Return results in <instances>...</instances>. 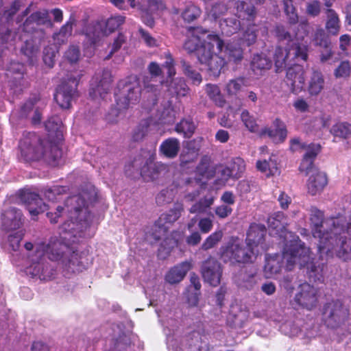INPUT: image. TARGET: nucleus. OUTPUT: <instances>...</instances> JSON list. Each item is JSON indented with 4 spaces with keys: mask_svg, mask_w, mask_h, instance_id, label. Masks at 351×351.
<instances>
[{
    "mask_svg": "<svg viewBox=\"0 0 351 351\" xmlns=\"http://www.w3.org/2000/svg\"><path fill=\"white\" fill-rule=\"evenodd\" d=\"M6 76L12 88L21 86L24 77V65L19 62H11L7 69Z\"/></svg>",
    "mask_w": 351,
    "mask_h": 351,
    "instance_id": "27",
    "label": "nucleus"
},
{
    "mask_svg": "<svg viewBox=\"0 0 351 351\" xmlns=\"http://www.w3.org/2000/svg\"><path fill=\"white\" fill-rule=\"evenodd\" d=\"M313 235L319 239L320 253L336 256L344 261L351 259V241L345 236V223L342 219H324V213L316 207L309 209Z\"/></svg>",
    "mask_w": 351,
    "mask_h": 351,
    "instance_id": "1",
    "label": "nucleus"
},
{
    "mask_svg": "<svg viewBox=\"0 0 351 351\" xmlns=\"http://www.w3.org/2000/svg\"><path fill=\"white\" fill-rule=\"evenodd\" d=\"M191 268L192 264L191 262L183 261L169 270L165 275V280L171 285L179 283Z\"/></svg>",
    "mask_w": 351,
    "mask_h": 351,
    "instance_id": "26",
    "label": "nucleus"
},
{
    "mask_svg": "<svg viewBox=\"0 0 351 351\" xmlns=\"http://www.w3.org/2000/svg\"><path fill=\"white\" fill-rule=\"evenodd\" d=\"M230 315L232 316V324L235 327H242L247 320L248 313L245 308L236 303L230 306Z\"/></svg>",
    "mask_w": 351,
    "mask_h": 351,
    "instance_id": "35",
    "label": "nucleus"
},
{
    "mask_svg": "<svg viewBox=\"0 0 351 351\" xmlns=\"http://www.w3.org/2000/svg\"><path fill=\"white\" fill-rule=\"evenodd\" d=\"M234 282L241 289L252 290L257 283L256 271L252 267H243L234 274Z\"/></svg>",
    "mask_w": 351,
    "mask_h": 351,
    "instance_id": "21",
    "label": "nucleus"
},
{
    "mask_svg": "<svg viewBox=\"0 0 351 351\" xmlns=\"http://www.w3.org/2000/svg\"><path fill=\"white\" fill-rule=\"evenodd\" d=\"M307 47L303 43H293L288 49L276 47L274 53V63L276 72H280L291 61L296 60L305 61L307 59Z\"/></svg>",
    "mask_w": 351,
    "mask_h": 351,
    "instance_id": "10",
    "label": "nucleus"
},
{
    "mask_svg": "<svg viewBox=\"0 0 351 351\" xmlns=\"http://www.w3.org/2000/svg\"><path fill=\"white\" fill-rule=\"evenodd\" d=\"M285 258L289 269H292L295 264H298L300 269H306V274L310 281L324 282L326 265L324 263L315 261L311 256L310 249L300 241H296V245L291 253L285 254Z\"/></svg>",
    "mask_w": 351,
    "mask_h": 351,
    "instance_id": "4",
    "label": "nucleus"
},
{
    "mask_svg": "<svg viewBox=\"0 0 351 351\" xmlns=\"http://www.w3.org/2000/svg\"><path fill=\"white\" fill-rule=\"evenodd\" d=\"M21 199L27 206L29 214L36 217L48 209V206L36 193L27 192L21 195Z\"/></svg>",
    "mask_w": 351,
    "mask_h": 351,
    "instance_id": "22",
    "label": "nucleus"
},
{
    "mask_svg": "<svg viewBox=\"0 0 351 351\" xmlns=\"http://www.w3.org/2000/svg\"><path fill=\"white\" fill-rule=\"evenodd\" d=\"M213 198L212 197L201 199L199 202L194 204L190 208L191 213H202L206 212V209L209 208L213 203Z\"/></svg>",
    "mask_w": 351,
    "mask_h": 351,
    "instance_id": "50",
    "label": "nucleus"
},
{
    "mask_svg": "<svg viewBox=\"0 0 351 351\" xmlns=\"http://www.w3.org/2000/svg\"><path fill=\"white\" fill-rule=\"evenodd\" d=\"M236 7L239 18H247V19L250 20L255 14L254 7L245 1H237Z\"/></svg>",
    "mask_w": 351,
    "mask_h": 351,
    "instance_id": "45",
    "label": "nucleus"
},
{
    "mask_svg": "<svg viewBox=\"0 0 351 351\" xmlns=\"http://www.w3.org/2000/svg\"><path fill=\"white\" fill-rule=\"evenodd\" d=\"M71 247L56 237H51L47 242H40L36 245V254L39 259L33 263V270L40 279L50 280L54 275V269L48 263L43 261L46 256L51 261L62 262L71 252Z\"/></svg>",
    "mask_w": 351,
    "mask_h": 351,
    "instance_id": "3",
    "label": "nucleus"
},
{
    "mask_svg": "<svg viewBox=\"0 0 351 351\" xmlns=\"http://www.w3.org/2000/svg\"><path fill=\"white\" fill-rule=\"evenodd\" d=\"M75 16L71 15L66 23L60 27L59 32L53 34V40L58 45H62L67 41L72 34L73 26L75 24Z\"/></svg>",
    "mask_w": 351,
    "mask_h": 351,
    "instance_id": "32",
    "label": "nucleus"
},
{
    "mask_svg": "<svg viewBox=\"0 0 351 351\" xmlns=\"http://www.w3.org/2000/svg\"><path fill=\"white\" fill-rule=\"evenodd\" d=\"M85 35L92 44H95L101 35L100 28L97 25H89L86 29Z\"/></svg>",
    "mask_w": 351,
    "mask_h": 351,
    "instance_id": "59",
    "label": "nucleus"
},
{
    "mask_svg": "<svg viewBox=\"0 0 351 351\" xmlns=\"http://www.w3.org/2000/svg\"><path fill=\"white\" fill-rule=\"evenodd\" d=\"M241 119L244 123L245 126L252 132L257 130L258 125L256 124V119L250 114L249 112L244 110L241 114Z\"/></svg>",
    "mask_w": 351,
    "mask_h": 351,
    "instance_id": "56",
    "label": "nucleus"
},
{
    "mask_svg": "<svg viewBox=\"0 0 351 351\" xmlns=\"http://www.w3.org/2000/svg\"><path fill=\"white\" fill-rule=\"evenodd\" d=\"M323 319L328 327L337 328L343 325L349 317V309L339 300H332L323 307Z\"/></svg>",
    "mask_w": 351,
    "mask_h": 351,
    "instance_id": "12",
    "label": "nucleus"
},
{
    "mask_svg": "<svg viewBox=\"0 0 351 351\" xmlns=\"http://www.w3.org/2000/svg\"><path fill=\"white\" fill-rule=\"evenodd\" d=\"M258 253L259 250H254L253 247L245 246L241 239L232 238L221 252V258L224 262L230 261L244 263L252 261V256Z\"/></svg>",
    "mask_w": 351,
    "mask_h": 351,
    "instance_id": "11",
    "label": "nucleus"
},
{
    "mask_svg": "<svg viewBox=\"0 0 351 351\" xmlns=\"http://www.w3.org/2000/svg\"><path fill=\"white\" fill-rule=\"evenodd\" d=\"M328 184V178L325 172L314 169L307 180L308 193L311 195L320 193Z\"/></svg>",
    "mask_w": 351,
    "mask_h": 351,
    "instance_id": "23",
    "label": "nucleus"
},
{
    "mask_svg": "<svg viewBox=\"0 0 351 351\" xmlns=\"http://www.w3.org/2000/svg\"><path fill=\"white\" fill-rule=\"evenodd\" d=\"M267 230L265 226L261 224H252L247 232L246 245L250 247H253L254 250H258L266 251L267 245L264 243L265 237Z\"/></svg>",
    "mask_w": 351,
    "mask_h": 351,
    "instance_id": "19",
    "label": "nucleus"
},
{
    "mask_svg": "<svg viewBox=\"0 0 351 351\" xmlns=\"http://www.w3.org/2000/svg\"><path fill=\"white\" fill-rule=\"evenodd\" d=\"M201 273L205 282L213 287L219 285V263L217 258L209 256L203 261Z\"/></svg>",
    "mask_w": 351,
    "mask_h": 351,
    "instance_id": "20",
    "label": "nucleus"
},
{
    "mask_svg": "<svg viewBox=\"0 0 351 351\" xmlns=\"http://www.w3.org/2000/svg\"><path fill=\"white\" fill-rule=\"evenodd\" d=\"M82 75H69L56 88L54 100L62 109H69L73 100L79 97L77 87Z\"/></svg>",
    "mask_w": 351,
    "mask_h": 351,
    "instance_id": "9",
    "label": "nucleus"
},
{
    "mask_svg": "<svg viewBox=\"0 0 351 351\" xmlns=\"http://www.w3.org/2000/svg\"><path fill=\"white\" fill-rule=\"evenodd\" d=\"M183 238L180 231H173L169 236L165 237L158 250V256L165 258L175 247H178Z\"/></svg>",
    "mask_w": 351,
    "mask_h": 351,
    "instance_id": "25",
    "label": "nucleus"
},
{
    "mask_svg": "<svg viewBox=\"0 0 351 351\" xmlns=\"http://www.w3.org/2000/svg\"><path fill=\"white\" fill-rule=\"evenodd\" d=\"M150 125V121L149 119L142 120L136 126L132 133V139L134 142L142 141L144 137L147 134Z\"/></svg>",
    "mask_w": 351,
    "mask_h": 351,
    "instance_id": "43",
    "label": "nucleus"
},
{
    "mask_svg": "<svg viewBox=\"0 0 351 351\" xmlns=\"http://www.w3.org/2000/svg\"><path fill=\"white\" fill-rule=\"evenodd\" d=\"M139 78L136 75H130L121 80L117 84V93H115L119 108L127 109L130 104L137 103L141 94Z\"/></svg>",
    "mask_w": 351,
    "mask_h": 351,
    "instance_id": "6",
    "label": "nucleus"
},
{
    "mask_svg": "<svg viewBox=\"0 0 351 351\" xmlns=\"http://www.w3.org/2000/svg\"><path fill=\"white\" fill-rule=\"evenodd\" d=\"M191 34L184 43L183 48L189 54H194L201 64L207 66L209 75H219V56L215 52V45L219 49V35L210 34L202 27H189Z\"/></svg>",
    "mask_w": 351,
    "mask_h": 351,
    "instance_id": "2",
    "label": "nucleus"
},
{
    "mask_svg": "<svg viewBox=\"0 0 351 351\" xmlns=\"http://www.w3.org/2000/svg\"><path fill=\"white\" fill-rule=\"evenodd\" d=\"M276 35L278 38V39L281 40H286L287 42L292 41L293 43H300L299 40H302L304 36H299L298 34L295 35V39H293V36L286 29V28L283 25H278L276 27Z\"/></svg>",
    "mask_w": 351,
    "mask_h": 351,
    "instance_id": "46",
    "label": "nucleus"
},
{
    "mask_svg": "<svg viewBox=\"0 0 351 351\" xmlns=\"http://www.w3.org/2000/svg\"><path fill=\"white\" fill-rule=\"evenodd\" d=\"M25 234V229H20L8 236V242L13 251H17L21 245V241Z\"/></svg>",
    "mask_w": 351,
    "mask_h": 351,
    "instance_id": "48",
    "label": "nucleus"
},
{
    "mask_svg": "<svg viewBox=\"0 0 351 351\" xmlns=\"http://www.w3.org/2000/svg\"><path fill=\"white\" fill-rule=\"evenodd\" d=\"M138 10L141 12V20L143 23L151 28L154 27L155 21L153 17V14L156 12H151L150 11L145 10L144 5H139Z\"/></svg>",
    "mask_w": 351,
    "mask_h": 351,
    "instance_id": "61",
    "label": "nucleus"
},
{
    "mask_svg": "<svg viewBox=\"0 0 351 351\" xmlns=\"http://www.w3.org/2000/svg\"><path fill=\"white\" fill-rule=\"evenodd\" d=\"M271 66V61L263 53L256 54L251 61V69L256 75H261L262 72Z\"/></svg>",
    "mask_w": 351,
    "mask_h": 351,
    "instance_id": "33",
    "label": "nucleus"
},
{
    "mask_svg": "<svg viewBox=\"0 0 351 351\" xmlns=\"http://www.w3.org/2000/svg\"><path fill=\"white\" fill-rule=\"evenodd\" d=\"M196 177L189 178L184 180V185L189 188H195L194 191L190 192L187 194L186 197L193 200L199 195L200 189H204L206 186V180L213 178L215 174V170L211 165V160L210 157L204 156L199 163L196 167L195 170Z\"/></svg>",
    "mask_w": 351,
    "mask_h": 351,
    "instance_id": "8",
    "label": "nucleus"
},
{
    "mask_svg": "<svg viewBox=\"0 0 351 351\" xmlns=\"http://www.w3.org/2000/svg\"><path fill=\"white\" fill-rule=\"evenodd\" d=\"M221 155L223 160H227L224 164H221V185H222L226 184L229 179L236 180L240 178L245 169V164L240 157L228 160V156L223 151Z\"/></svg>",
    "mask_w": 351,
    "mask_h": 351,
    "instance_id": "13",
    "label": "nucleus"
},
{
    "mask_svg": "<svg viewBox=\"0 0 351 351\" xmlns=\"http://www.w3.org/2000/svg\"><path fill=\"white\" fill-rule=\"evenodd\" d=\"M183 210L182 204H175L173 208L159 217V222H162L165 225L171 224L180 217Z\"/></svg>",
    "mask_w": 351,
    "mask_h": 351,
    "instance_id": "37",
    "label": "nucleus"
},
{
    "mask_svg": "<svg viewBox=\"0 0 351 351\" xmlns=\"http://www.w3.org/2000/svg\"><path fill=\"white\" fill-rule=\"evenodd\" d=\"M195 130L196 125L191 118H183L175 126V131L186 138H190Z\"/></svg>",
    "mask_w": 351,
    "mask_h": 351,
    "instance_id": "34",
    "label": "nucleus"
},
{
    "mask_svg": "<svg viewBox=\"0 0 351 351\" xmlns=\"http://www.w3.org/2000/svg\"><path fill=\"white\" fill-rule=\"evenodd\" d=\"M98 80L99 77L97 75L93 78L90 84L91 88L90 90V95H99V97L103 98L110 90L112 80L111 75L108 71H104L102 73L101 78L99 82Z\"/></svg>",
    "mask_w": 351,
    "mask_h": 351,
    "instance_id": "24",
    "label": "nucleus"
},
{
    "mask_svg": "<svg viewBox=\"0 0 351 351\" xmlns=\"http://www.w3.org/2000/svg\"><path fill=\"white\" fill-rule=\"evenodd\" d=\"M294 300L303 308L311 310L317 303V290L309 283H302L298 286Z\"/></svg>",
    "mask_w": 351,
    "mask_h": 351,
    "instance_id": "16",
    "label": "nucleus"
},
{
    "mask_svg": "<svg viewBox=\"0 0 351 351\" xmlns=\"http://www.w3.org/2000/svg\"><path fill=\"white\" fill-rule=\"evenodd\" d=\"M219 241V232L215 231L208 236L202 245L201 248L204 250H208L215 247Z\"/></svg>",
    "mask_w": 351,
    "mask_h": 351,
    "instance_id": "64",
    "label": "nucleus"
},
{
    "mask_svg": "<svg viewBox=\"0 0 351 351\" xmlns=\"http://www.w3.org/2000/svg\"><path fill=\"white\" fill-rule=\"evenodd\" d=\"M331 117L328 114H322L319 117H316L313 121V127L315 131L320 130L323 128H328Z\"/></svg>",
    "mask_w": 351,
    "mask_h": 351,
    "instance_id": "62",
    "label": "nucleus"
},
{
    "mask_svg": "<svg viewBox=\"0 0 351 351\" xmlns=\"http://www.w3.org/2000/svg\"><path fill=\"white\" fill-rule=\"evenodd\" d=\"M295 245L296 242L292 243L290 246L286 245L282 254H275L274 256H266V263L264 267V274L266 278H276V276L280 273L283 263L285 261L287 263L285 254H291L292 250ZM286 268L287 270H289L287 268V264L286 265Z\"/></svg>",
    "mask_w": 351,
    "mask_h": 351,
    "instance_id": "15",
    "label": "nucleus"
},
{
    "mask_svg": "<svg viewBox=\"0 0 351 351\" xmlns=\"http://www.w3.org/2000/svg\"><path fill=\"white\" fill-rule=\"evenodd\" d=\"M325 81L322 72L313 70L308 81L307 90L311 96L318 95L324 89Z\"/></svg>",
    "mask_w": 351,
    "mask_h": 351,
    "instance_id": "28",
    "label": "nucleus"
},
{
    "mask_svg": "<svg viewBox=\"0 0 351 351\" xmlns=\"http://www.w3.org/2000/svg\"><path fill=\"white\" fill-rule=\"evenodd\" d=\"M225 57H227L229 62L237 63L243 58L242 47L237 43H228L223 51Z\"/></svg>",
    "mask_w": 351,
    "mask_h": 351,
    "instance_id": "38",
    "label": "nucleus"
},
{
    "mask_svg": "<svg viewBox=\"0 0 351 351\" xmlns=\"http://www.w3.org/2000/svg\"><path fill=\"white\" fill-rule=\"evenodd\" d=\"M283 3L284 11L289 24L295 25L298 22V15L295 8L293 5L292 0L285 1Z\"/></svg>",
    "mask_w": 351,
    "mask_h": 351,
    "instance_id": "49",
    "label": "nucleus"
},
{
    "mask_svg": "<svg viewBox=\"0 0 351 351\" xmlns=\"http://www.w3.org/2000/svg\"><path fill=\"white\" fill-rule=\"evenodd\" d=\"M170 90L177 97H184L188 94L189 88L184 79L177 78L172 82Z\"/></svg>",
    "mask_w": 351,
    "mask_h": 351,
    "instance_id": "44",
    "label": "nucleus"
},
{
    "mask_svg": "<svg viewBox=\"0 0 351 351\" xmlns=\"http://www.w3.org/2000/svg\"><path fill=\"white\" fill-rule=\"evenodd\" d=\"M351 73V64L349 61H342L334 71L337 78H346Z\"/></svg>",
    "mask_w": 351,
    "mask_h": 351,
    "instance_id": "55",
    "label": "nucleus"
},
{
    "mask_svg": "<svg viewBox=\"0 0 351 351\" xmlns=\"http://www.w3.org/2000/svg\"><path fill=\"white\" fill-rule=\"evenodd\" d=\"M87 199H90V196L83 192L77 195L69 197L66 200L67 204H71L73 209L75 213L80 212L87 204Z\"/></svg>",
    "mask_w": 351,
    "mask_h": 351,
    "instance_id": "41",
    "label": "nucleus"
},
{
    "mask_svg": "<svg viewBox=\"0 0 351 351\" xmlns=\"http://www.w3.org/2000/svg\"><path fill=\"white\" fill-rule=\"evenodd\" d=\"M182 72L192 82L193 84L198 86L202 82V75L197 71L193 66L185 60H181Z\"/></svg>",
    "mask_w": 351,
    "mask_h": 351,
    "instance_id": "39",
    "label": "nucleus"
},
{
    "mask_svg": "<svg viewBox=\"0 0 351 351\" xmlns=\"http://www.w3.org/2000/svg\"><path fill=\"white\" fill-rule=\"evenodd\" d=\"M335 138H348L351 136V124L348 122H339L333 125L330 130Z\"/></svg>",
    "mask_w": 351,
    "mask_h": 351,
    "instance_id": "40",
    "label": "nucleus"
},
{
    "mask_svg": "<svg viewBox=\"0 0 351 351\" xmlns=\"http://www.w3.org/2000/svg\"><path fill=\"white\" fill-rule=\"evenodd\" d=\"M142 3H146L145 10L151 12H163L167 9L166 5L162 0H141Z\"/></svg>",
    "mask_w": 351,
    "mask_h": 351,
    "instance_id": "53",
    "label": "nucleus"
},
{
    "mask_svg": "<svg viewBox=\"0 0 351 351\" xmlns=\"http://www.w3.org/2000/svg\"><path fill=\"white\" fill-rule=\"evenodd\" d=\"M326 24L325 27L328 34L332 36L339 34L341 29V21L337 12L330 8L325 10Z\"/></svg>",
    "mask_w": 351,
    "mask_h": 351,
    "instance_id": "31",
    "label": "nucleus"
},
{
    "mask_svg": "<svg viewBox=\"0 0 351 351\" xmlns=\"http://www.w3.org/2000/svg\"><path fill=\"white\" fill-rule=\"evenodd\" d=\"M168 230L169 226L162 222H159L158 219L152 226L151 236L156 241H158L166 236Z\"/></svg>",
    "mask_w": 351,
    "mask_h": 351,
    "instance_id": "47",
    "label": "nucleus"
},
{
    "mask_svg": "<svg viewBox=\"0 0 351 351\" xmlns=\"http://www.w3.org/2000/svg\"><path fill=\"white\" fill-rule=\"evenodd\" d=\"M125 21V16L122 15H114L106 21V27L110 32H113L119 29Z\"/></svg>",
    "mask_w": 351,
    "mask_h": 351,
    "instance_id": "54",
    "label": "nucleus"
},
{
    "mask_svg": "<svg viewBox=\"0 0 351 351\" xmlns=\"http://www.w3.org/2000/svg\"><path fill=\"white\" fill-rule=\"evenodd\" d=\"M295 277L293 275H285L280 281V287L288 293H292L295 288Z\"/></svg>",
    "mask_w": 351,
    "mask_h": 351,
    "instance_id": "60",
    "label": "nucleus"
},
{
    "mask_svg": "<svg viewBox=\"0 0 351 351\" xmlns=\"http://www.w3.org/2000/svg\"><path fill=\"white\" fill-rule=\"evenodd\" d=\"M125 171L128 176L139 172L145 181H154L165 176L169 172V167L162 162H154L152 157L145 158L138 154L125 165Z\"/></svg>",
    "mask_w": 351,
    "mask_h": 351,
    "instance_id": "5",
    "label": "nucleus"
},
{
    "mask_svg": "<svg viewBox=\"0 0 351 351\" xmlns=\"http://www.w3.org/2000/svg\"><path fill=\"white\" fill-rule=\"evenodd\" d=\"M20 160L25 162H37L45 155V146L40 136L34 132H25L18 145Z\"/></svg>",
    "mask_w": 351,
    "mask_h": 351,
    "instance_id": "7",
    "label": "nucleus"
},
{
    "mask_svg": "<svg viewBox=\"0 0 351 351\" xmlns=\"http://www.w3.org/2000/svg\"><path fill=\"white\" fill-rule=\"evenodd\" d=\"M2 229L6 232H11L22 229L24 219L21 210L10 207L5 210L1 215Z\"/></svg>",
    "mask_w": 351,
    "mask_h": 351,
    "instance_id": "17",
    "label": "nucleus"
},
{
    "mask_svg": "<svg viewBox=\"0 0 351 351\" xmlns=\"http://www.w3.org/2000/svg\"><path fill=\"white\" fill-rule=\"evenodd\" d=\"M257 29L258 27L256 25H249L243 34V37L241 38L243 43L245 44L247 46H250L254 44L257 38Z\"/></svg>",
    "mask_w": 351,
    "mask_h": 351,
    "instance_id": "52",
    "label": "nucleus"
},
{
    "mask_svg": "<svg viewBox=\"0 0 351 351\" xmlns=\"http://www.w3.org/2000/svg\"><path fill=\"white\" fill-rule=\"evenodd\" d=\"M79 259L78 253L71 249V252L62 259L61 263L69 272L79 273L85 269V266Z\"/></svg>",
    "mask_w": 351,
    "mask_h": 351,
    "instance_id": "29",
    "label": "nucleus"
},
{
    "mask_svg": "<svg viewBox=\"0 0 351 351\" xmlns=\"http://www.w3.org/2000/svg\"><path fill=\"white\" fill-rule=\"evenodd\" d=\"M301 147L305 150L303 158L307 159L315 160L320 151V145L319 144L311 143L308 145H302Z\"/></svg>",
    "mask_w": 351,
    "mask_h": 351,
    "instance_id": "58",
    "label": "nucleus"
},
{
    "mask_svg": "<svg viewBox=\"0 0 351 351\" xmlns=\"http://www.w3.org/2000/svg\"><path fill=\"white\" fill-rule=\"evenodd\" d=\"M264 134H267L274 142H282L287 136V130L284 124L276 119L274 122V128L265 130Z\"/></svg>",
    "mask_w": 351,
    "mask_h": 351,
    "instance_id": "36",
    "label": "nucleus"
},
{
    "mask_svg": "<svg viewBox=\"0 0 351 351\" xmlns=\"http://www.w3.org/2000/svg\"><path fill=\"white\" fill-rule=\"evenodd\" d=\"M180 144L178 138L171 137L165 139L160 145V153L167 158H176L180 151Z\"/></svg>",
    "mask_w": 351,
    "mask_h": 351,
    "instance_id": "30",
    "label": "nucleus"
},
{
    "mask_svg": "<svg viewBox=\"0 0 351 351\" xmlns=\"http://www.w3.org/2000/svg\"><path fill=\"white\" fill-rule=\"evenodd\" d=\"M45 25H52L47 10H38L32 13L23 22L21 29L23 32L29 34L39 32L43 33V31L40 26Z\"/></svg>",
    "mask_w": 351,
    "mask_h": 351,
    "instance_id": "14",
    "label": "nucleus"
},
{
    "mask_svg": "<svg viewBox=\"0 0 351 351\" xmlns=\"http://www.w3.org/2000/svg\"><path fill=\"white\" fill-rule=\"evenodd\" d=\"M201 9L194 4L190 3L186 5L181 13V16L185 23H191L200 17Z\"/></svg>",
    "mask_w": 351,
    "mask_h": 351,
    "instance_id": "42",
    "label": "nucleus"
},
{
    "mask_svg": "<svg viewBox=\"0 0 351 351\" xmlns=\"http://www.w3.org/2000/svg\"><path fill=\"white\" fill-rule=\"evenodd\" d=\"M322 3L318 0H311L306 4V14L316 17L321 13Z\"/></svg>",
    "mask_w": 351,
    "mask_h": 351,
    "instance_id": "57",
    "label": "nucleus"
},
{
    "mask_svg": "<svg viewBox=\"0 0 351 351\" xmlns=\"http://www.w3.org/2000/svg\"><path fill=\"white\" fill-rule=\"evenodd\" d=\"M126 37L123 33H119L116 38L114 40V42L112 45V49L110 51L109 54L105 58L106 60H109L111 58L112 55L119 51L122 45L125 43Z\"/></svg>",
    "mask_w": 351,
    "mask_h": 351,
    "instance_id": "63",
    "label": "nucleus"
},
{
    "mask_svg": "<svg viewBox=\"0 0 351 351\" xmlns=\"http://www.w3.org/2000/svg\"><path fill=\"white\" fill-rule=\"evenodd\" d=\"M174 199V191L173 189H165L158 193L156 197L158 205L162 206L171 203Z\"/></svg>",
    "mask_w": 351,
    "mask_h": 351,
    "instance_id": "51",
    "label": "nucleus"
},
{
    "mask_svg": "<svg viewBox=\"0 0 351 351\" xmlns=\"http://www.w3.org/2000/svg\"><path fill=\"white\" fill-rule=\"evenodd\" d=\"M304 74V67L298 63H293L288 68L285 82L290 86L291 93L298 94L303 89L305 82Z\"/></svg>",
    "mask_w": 351,
    "mask_h": 351,
    "instance_id": "18",
    "label": "nucleus"
}]
</instances>
